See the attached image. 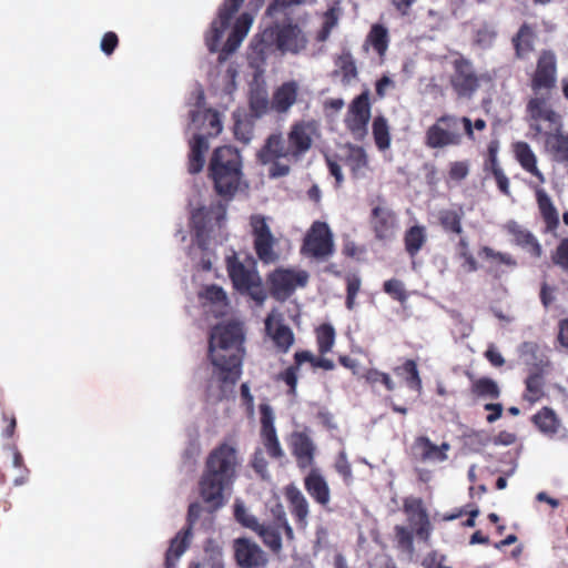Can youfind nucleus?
<instances>
[{"mask_svg": "<svg viewBox=\"0 0 568 568\" xmlns=\"http://www.w3.org/2000/svg\"><path fill=\"white\" fill-rule=\"evenodd\" d=\"M209 174L219 195H234L242 175L239 151L229 145L215 149L210 160Z\"/></svg>", "mask_w": 568, "mask_h": 568, "instance_id": "20e7f679", "label": "nucleus"}, {"mask_svg": "<svg viewBox=\"0 0 568 568\" xmlns=\"http://www.w3.org/2000/svg\"><path fill=\"white\" fill-rule=\"evenodd\" d=\"M335 328L331 324H322L316 329V342L321 355L332 351L335 344Z\"/></svg>", "mask_w": 568, "mask_h": 568, "instance_id": "c03bdc74", "label": "nucleus"}, {"mask_svg": "<svg viewBox=\"0 0 568 568\" xmlns=\"http://www.w3.org/2000/svg\"><path fill=\"white\" fill-rule=\"evenodd\" d=\"M304 483L305 489L316 503L322 506H326L329 503L331 491L328 484L316 469L310 471Z\"/></svg>", "mask_w": 568, "mask_h": 568, "instance_id": "5701e85b", "label": "nucleus"}, {"mask_svg": "<svg viewBox=\"0 0 568 568\" xmlns=\"http://www.w3.org/2000/svg\"><path fill=\"white\" fill-rule=\"evenodd\" d=\"M545 144L555 161L568 162V135L548 134Z\"/></svg>", "mask_w": 568, "mask_h": 568, "instance_id": "72a5a7b5", "label": "nucleus"}, {"mask_svg": "<svg viewBox=\"0 0 568 568\" xmlns=\"http://www.w3.org/2000/svg\"><path fill=\"white\" fill-rule=\"evenodd\" d=\"M202 296L214 304L226 305L227 296L224 290L217 285H209L205 287Z\"/></svg>", "mask_w": 568, "mask_h": 568, "instance_id": "13d9d810", "label": "nucleus"}, {"mask_svg": "<svg viewBox=\"0 0 568 568\" xmlns=\"http://www.w3.org/2000/svg\"><path fill=\"white\" fill-rule=\"evenodd\" d=\"M496 30L494 27L485 24L476 32V43L481 48H489L496 39Z\"/></svg>", "mask_w": 568, "mask_h": 568, "instance_id": "4d7b16f0", "label": "nucleus"}, {"mask_svg": "<svg viewBox=\"0 0 568 568\" xmlns=\"http://www.w3.org/2000/svg\"><path fill=\"white\" fill-rule=\"evenodd\" d=\"M493 174L495 176L496 183L498 185V189L505 194L510 195L509 191V180L505 175L501 168L496 163L495 160H493Z\"/></svg>", "mask_w": 568, "mask_h": 568, "instance_id": "338daca9", "label": "nucleus"}, {"mask_svg": "<svg viewBox=\"0 0 568 568\" xmlns=\"http://www.w3.org/2000/svg\"><path fill=\"white\" fill-rule=\"evenodd\" d=\"M335 469L339 475L343 476V478L346 483L352 481V479H353L352 467L347 459V455H346L345 450L339 452L336 463H335Z\"/></svg>", "mask_w": 568, "mask_h": 568, "instance_id": "052dcab7", "label": "nucleus"}, {"mask_svg": "<svg viewBox=\"0 0 568 568\" xmlns=\"http://www.w3.org/2000/svg\"><path fill=\"white\" fill-rule=\"evenodd\" d=\"M233 550L235 562L240 568H263L268 561L262 548L245 537L234 539Z\"/></svg>", "mask_w": 568, "mask_h": 568, "instance_id": "ddd939ff", "label": "nucleus"}, {"mask_svg": "<svg viewBox=\"0 0 568 568\" xmlns=\"http://www.w3.org/2000/svg\"><path fill=\"white\" fill-rule=\"evenodd\" d=\"M209 149L207 140L204 135L197 134L191 143V151L189 154V172L196 174L202 171L204 166V154Z\"/></svg>", "mask_w": 568, "mask_h": 568, "instance_id": "c85d7f7f", "label": "nucleus"}, {"mask_svg": "<svg viewBox=\"0 0 568 568\" xmlns=\"http://www.w3.org/2000/svg\"><path fill=\"white\" fill-rule=\"evenodd\" d=\"M515 155L521 168L537 178L540 183H545L546 179L537 166V158L531 148L526 142H517L515 144Z\"/></svg>", "mask_w": 568, "mask_h": 568, "instance_id": "393cba45", "label": "nucleus"}, {"mask_svg": "<svg viewBox=\"0 0 568 568\" xmlns=\"http://www.w3.org/2000/svg\"><path fill=\"white\" fill-rule=\"evenodd\" d=\"M456 254L459 258L464 260L463 267L466 272L471 273L477 271L478 264L469 251V244L466 237H460L457 244Z\"/></svg>", "mask_w": 568, "mask_h": 568, "instance_id": "3c124183", "label": "nucleus"}, {"mask_svg": "<svg viewBox=\"0 0 568 568\" xmlns=\"http://www.w3.org/2000/svg\"><path fill=\"white\" fill-rule=\"evenodd\" d=\"M395 546L406 560H412L415 554L412 529L404 526H395Z\"/></svg>", "mask_w": 568, "mask_h": 568, "instance_id": "f704fd0d", "label": "nucleus"}, {"mask_svg": "<svg viewBox=\"0 0 568 568\" xmlns=\"http://www.w3.org/2000/svg\"><path fill=\"white\" fill-rule=\"evenodd\" d=\"M557 82V57L551 50H542L537 60V67L531 79L535 94L550 91Z\"/></svg>", "mask_w": 568, "mask_h": 568, "instance_id": "9b49d317", "label": "nucleus"}, {"mask_svg": "<svg viewBox=\"0 0 568 568\" xmlns=\"http://www.w3.org/2000/svg\"><path fill=\"white\" fill-rule=\"evenodd\" d=\"M207 508L209 505L206 506V508H203L199 503L190 504L186 516V527L184 529H190V531L192 532L193 526L200 519L202 513L206 510L209 514H211Z\"/></svg>", "mask_w": 568, "mask_h": 568, "instance_id": "680f3d73", "label": "nucleus"}, {"mask_svg": "<svg viewBox=\"0 0 568 568\" xmlns=\"http://www.w3.org/2000/svg\"><path fill=\"white\" fill-rule=\"evenodd\" d=\"M538 346L532 342H525L520 345L519 353L520 357L526 364H535L537 358Z\"/></svg>", "mask_w": 568, "mask_h": 568, "instance_id": "774afa93", "label": "nucleus"}, {"mask_svg": "<svg viewBox=\"0 0 568 568\" xmlns=\"http://www.w3.org/2000/svg\"><path fill=\"white\" fill-rule=\"evenodd\" d=\"M267 285L270 294L277 301H284V268L278 267L268 275Z\"/></svg>", "mask_w": 568, "mask_h": 568, "instance_id": "8fccbe9b", "label": "nucleus"}, {"mask_svg": "<svg viewBox=\"0 0 568 568\" xmlns=\"http://www.w3.org/2000/svg\"><path fill=\"white\" fill-rule=\"evenodd\" d=\"M342 16L339 1H334L322 16V27L316 34L318 42H325L334 28L338 26Z\"/></svg>", "mask_w": 568, "mask_h": 568, "instance_id": "c756f323", "label": "nucleus"}, {"mask_svg": "<svg viewBox=\"0 0 568 568\" xmlns=\"http://www.w3.org/2000/svg\"><path fill=\"white\" fill-rule=\"evenodd\" d=\"M536 199L544 219L548 223L558 224V212L547 192L540 187L536 189Z\"/></svg>", "mask_w": 568, "mask_h": 568, "instance_id": "a18cd8bd", "label": "nucleus"}, {"mask_svg": "<svg viewBox=\"0 0 568 568\" xmlns=\"http://www.w3.org/2000/svg\"><path fill=\"white\" fill-rule=\"evenodd\" d=\"M243 2L244 0H224L219 8L216 18L211 22L210 28L204 34L207 50L211 53L220 51L219 62L225 61L230 54L239 49L251 29L253 17L247 12L241 13L236 18L231 33L220 50L221 40Z\"/></svg>", "mask_w": 568, "mask_h": 568, "instance_id": "7ed1b4c3", "label": "nucleus"}, {"mask_svg": "<svg viewBox=\"0 0 568 568\" xmlns=\"http://www.w3.org/2000/svg\"><path fill=\"white\" fill-rule=\"evenodd\" d=\"M464 134L474 141L471 120L467 116L453 114L442 115L425 133V145L429 149L458 146Z\"/></svg>", "mask_w": 568, "mask_h": 568, "instance_id": "39448f33", "label": "nucleus"}, {"mask_svg": "<svg viewBox=\"0 0 568 568\" xmlns=\"http://www.w3.org/2000/svg\"><path fill=\"white\" fill-rule=\"evenodd\" d=\"M552 262L568 273V237L560 241L552 254Z\"/></svg>", "mask_w": 568, "mask_h": 568, "instance_id": "bf43d9fd", "label": "nucleus"}, {"mask_svg": "<svg viewBox=\"0 0 568 568\" xmlns=\"http://www.w3.org/2000/svg\"><path fill=\"white\" fill-rule=\"evenodd\" d=\"M527 114L529 125L536 133H541L546 129H552L558 124L559 116L551 109L548 98L542 92L528 101Z\"/></svg>", "mask_w": 568, "mask_h": 568, "instance_id": "9d476101", "label": "nucleus"}, {"mask_svg": "<svg viewBox=\"0 0 568 568\" xmlns=\"http://www.w3.org/2000/svg\"><path fill=\"white\" fill-rule=\"evenodd\" d=\"M365 379L367 383L375 385L377 383L383 384L387 390H394L395 389V383L390 378V376L386 373H383L376 368L368 369L365 375Z\"/></svg>", "mask_w": 568, "mask_h": 568, "instance_id": "6e6d98bb", "label": "nucleus"}, {"mask_svg": "<svg viewBox=\"0 0 568 568\" xmlns=\"http://www.w3.org/2000/svg\"><path fill=\"white\" fill-rule=\"evenodd\" d=\"M190 116L192 122L202 118L203 124L206 125L205 133L207 136H216L222 131V122L217 111L207 109L202 114L200 111H192Z\"/></svg>", "mask_w": 568, "mask_h": 568, "instance_id": "4c0bfd02", "label": "nucleus"}, {"mask_svg": "<svg viewBox=\"0 0 568 568\" xmlns=\"http://www.w3.org/2000/svg\"><path fill=\"white\" fill-rule=\"evenodd\" d=\"M532 422L536 427L548 437H554L560 428V420L556 413L549 407H544L537 412L532 416Z\"/></svg>", "mask_w": 568, "mask_h": 568, "instance_id": "cd10ccee", "label": "nucleus"}, {"mask_svg": "<svg viewBox=\"0 0 568 568\" xmlns=\"http://www.w3.org/2000/svg\"><path fill=\"white\" fill-rule=\"evenodd\" d=\"M295 365L286 368V386L290 387V393L295 394L297 385V371L304 363H310L314 368H323L325 371H332L335 368V364L332 359L325 357H315L308 351H302L295 353Z\"/></svg>", "mask_w": 568, "mask_h": 568, "instance_id": "f3484780", "label": "nucleus"}, {"mask_svg": "<svg viewBox=\"0 0 568 568\" xmlns=\"http://www.w3.org/2000/svg\"><path fill=\"white\" fill-rule=\"evenodd\" d=\"M307 42L302 27L286 21V52L300 53L306 48Z\"/></svg>", "mask_w": 568, "mask_h": 568, "instance_id": "c9c22d12", "label": "nucleus"}, {"mask_svg": "<svg viewBox=\"0 0 568 568\" xmlns=\"http://www.w3.org/2000/svg\"><path fill=\"white\" fill-rule=\"evenodd\" d=\"M372 226L376 239L390 241L395 237L398 221L392 209L386 205H377L372 211Z\"/></svg>", "mask_w": 568, "mask_h": 568, "instance_id": "2eb2a0df", "label": "nucleus"}, {"mask_svg": "<svg viewBox=\"0 0 568 568\" xmlns=\"http://www.w3.org/2000/svg\"><path fill=\"white\" fill-rule=\"evenodd\" d=\"M192 536L193 534L190 531V529H182L171 540L170 547L165 555L166 568L170 567L172 560L179 559L189 548Z\"/></svg>", "mask_w": 568, "mask_h": 568, "instance_id": "473e14b6", "label": "nucleus"}, {"mask_svg": "<svg viewBox=\"0 0 568 568\" xmlns=\"http://www.w3.org/2000/svg\"><path fill=\"white\" fill-rule=\"evenodd\" d=\"M479 256L489 263V268L496 275L503 273V265L514 268L517 266L516 260L508 253L497 252L489 246H484L479 251Z\"/></svg>", "mask_w": 568, "mask_h": 568, "instance_id": "bb28decb", "label": "nucleus"}, {"mask_svg": "<svg viewBox=\"0 0 568 568\" xmlns=\"http://www.w3.org/2000/svg\"><path fill=\"white\" fill-rule=\"evenodd\" d=\"M473 393L486 399H497L500 396L498 384L489 378L481 377L473 383Z\"/></svg>", "mask_w": 568, "mask_h": 568, "instance_id": "37998d69", "label": "nucleus"}, {"mask_svg": "<svg viewBox=\"0 0 568 568\" xmlns=\"http://www.w3.org/2000/svg\"><path fill=\"white\" fill-rule=\"evenodd\" d=\"M234 135L236 140L243 142L244 144L248 143L253 138V122L247 116V114H241L240 112H234Z\"/></svg>", "mask_w": 568, "mask_h": 568, "instance_id": "a19ab883", "label": "nucleus"}, {"mask_svg": "<svg viewBox=\"0 0 568 568\" xmlns=\"http://www.w3.org/2000/svg\"><path fill=\"white\" fill-rule=\"evenodd\" d=\"M427 241V231L423 225L409 227L404 235L405 250L414 258Z\"/></svg>", "mask_w": 568, "mask_h": 568, "instance_id": "7c9ffc66", "label": "nucleus"}, {"mask_svg": "<svg viewBox=\"0 0 568 568\" xmlns=\"http://www.w3.org/2000/svg\"><path fill=\"white\" fill-rule=\"evenodd\" d=\"M250 226L253 236V246L257 257L264 264L274 263L278 258L274 250L277 240L272 234L266 219L260 214H254L250 217Z\"/></svg>", "mask_w": 568, "mask_h": 568, "instance_id": "6e6552de", "label": "nucleus"}, {"mask_svg": "<svg viewBox=\"0 0 568 568\" xmlns=\"http://www.w3.org/2000/svg\"><path fill=\"white\" fill-rule=\"evenodd\" d=\"M286 498L291 504V513L300 528L307 526L310 514L308 501L300 489L294 486L286 487Z\"/></svg>", "mask_w": 568, "mask_h": 568, "instance_id": "b1692460", "label": "nucleus"}, {"mask_svg": "<svg viewBox=\"0 0 568 568\" xmlns=\"http://www.w3.org/2000/svg\"><path fill=\"white\" fill-rule=\"evenodd\" d=\"M284 143L281 134L271 135L257 153V160L262 165L268 168V175L277 178L284 174Z\"/></svg>", "mask_w": 568, "mask_h": 568, "instance_id": "4468645a", "label": "nucleus"}, {"mask_svg": "<svg viewBox=\"0 0 568 568\" xmlns=\"http://www.w3.org/2000/svg\"><path fill=\"white\" fill-rule=\"evenodd\" d=\"M450 83L459 99L473 98L479 88V77L469 60L464 58L455 60Z\"/></svg>", "mask_w": 568, "mask_h": 568, "instance_id": "1a4fd4ad", "label": "nucleus"}, {"mask_svg": "<svg viewBox=\"0 0 568 568\" xmlns=\"http://www.w3.org/2000/svg\"><path fill=\"white\" fill-rule=\"evenodd\" d=\"M244 332L235 322L217 324L210 334L209 358L213 365V376L221 387V398L232 390L242 374Z\"/></svg>", "mask_w": 568, "mask_h": 568, "instance_id": "f257e3e1", "label": "nucleus"}, {"mask_svg": "<svg viewBox=\"0 0 568 568\" xmlns=\"http://www.w3.org/2000/svg\"><path fill=\"white\" fill-rule=\"evenodd\" d=\"M302 253L318 261L331 257L334 253V239L325 222L316 221L305 235Z\"/></svg>", "mask_w": 568, "mask_h": 568, "instance_id": "0eeeda50", "label": "nucleus"}, {"mask_svg": "<svg viewBox=\"0 0 568 568\" xmlns=\"http://www.w3.org/2000/svg\"><path fill=\"white\" fill-rule=\"evenodd\" d=\"M234 517L244 527L252 530L258 528L257 519L250 515L243 503L236 500L234 504Z\"/></svg>", "mask_w": 568, "mask_h": 568, "instance_id": "603ef678", "label": "nucleus"}, {"mask_svg": "<svg viewBox=\"0 0 568 568\" xmlns=\"http://www.w3.org/2000/svg\"><path fill=\"white\" fill-rule=\"evenodd\" d=\"M413 449L422 462L438 464L448 459L447 452L450 449V445L447 442L436 445L428 437L419 436L415 439Z\"/></svg>", "mask_w": 568, "mask_h": 568, "instance_id": "6ab92c4d", "label": "nucleus"}, {"mask_svg": "<svg viewBox=\"0 0 568 568\" xmlns=\"http://www.w3.org/2000/svg\"><path fill=\"white\" fill-rule=\"evenodd\" d=\"M254 264L255 262H253L252 267H246L239 261L235 254L226 258L227 273L234 287L240 292L250 294L254 301L262 304L267 294L262 285L260 275L254 268Z\"/></svg>", "mask_w": 568, "mask_h": 568, "instance_id": "423d86ee", "label": "nucleus"}, {"mask_svg": "<svg viewBox=\"0 0 568 568\" xmlns=\"http://www.w3.org/2000/svg\"><path fill=\"white\" fill-rule=\"evenodd\" d=\"M439 221L442 226L447 232L460 234L462 227V214L453 210H444L439 213Z\"/></svg>", "mask_w": 568, "mask_h": 568, "instance_id": "de8ad7c7", "label": "nucleus"}, {"mask_svg": "<svg viewBox=\"0 0 568 568\" xmlns=\"http://www.w3.org/2000/svg\"><path fill=\"white\" fill-rule=\"evenodd\" d=\"M388 42L387 29L381 24H374L367 36L364 48L367 50L368 45H372L378 55L383 57L388 49Z\"/></svg>", "mask_w": 568, "mask_h": 568, "instance_id": "e433bc0d", "label": "nucleus"}, {"mask_svg": "<svg viewBox=\"0 0 568 568\" xmlns=\"http://www.w3.org/2000/svg\"><path fill=\"white\" fill-rule=\"evenodd\" d=\"M119 44V38L115 32L108 31L103 34L101 40V50L104 54L111 55Z\"/></svg>", "mask_w": 568, "mask_h": 568, "instance_id": "69168bd1", "label": "nucleus"}, {"mask_svg": "<svg viewBox=\"0 0 568 568\" xmlns=\"http://www.w3.org/2000/svg\"><path fill=\"white\" fill-rule=\"evenodd\" d=\"M373 136L376 146L385 151L390 146V133L387 120L383 116H376L373 121Z\"/></svg>", "mask_w": 568, "mask_h": 568, "instance_id": "58836bf2", "label": "nucleus"}, {"mask_svg": "<svg viewBox=\"0 0 568 568\" xmlns=\"http://www.w3.org/2000/svg\"><path fill=\"white\" fill-rule=\"evenodd\" d=\"M535 32L528 24H523L518 30L513 43L516 50V55L519 59H525L534 50Z\"/></svg>", "mask_w": 568, "mask_h": 568, "instance_id": "2f4dec72", "label": "nucleus"}, {"mask_svg": "<svg viewBox=\"0 0 568 568\" xmlns=\"http://www.w3.org/2000/svg\"><path fill=\"white\" fill-rule=\"evenodd\" d=\"M253 48L260 54H265L274 50L284 51V24L273 22L266 26L263 31L255 37Z\"/></svg>", "mask_w": 568, "mask_h": 568, "instance_id": "a211bd4d", "label": "nucleus"}, {"mask_svg": "<svg viewBox=\"0 0 568 568\" xmlns=\"http://www.w3.org/2000/svg\"><path fill=\"white\" fill-rule=\"evenodd\" d=\"M291 447L301 468H307L313 464L315 445L308 434L294 432L291 436Z\"/></svg>", "mask_w": 568, "mask_h": 568, "instance_id": "412c9836", "label": "nucleus"}, {"mask_svg": "<svg viewBox=\"0 0 568 568\" xmlns=\"http://www.w3.org/2000/svg\"><path fill=\"white\" fill-rule=\"evenodd\" d=\"M506 227L508 232L514 236L517 245L524 247L537 257L541 255V246L530 232L514 221L508 222Z\"/></svg>", "mask_w": 568, "mask_h": 568, "instance_id": "a878e982", "label": "nucleus"}, {"mask_svg": "<svg viewBox=\"0 0 568 568\" xmlns=\"http://www.w3.org/2000/svg\"><path fill=\"white\" fill-rule=\"evenodd\" d=\"M261 412V436L266 452L271 457L281 456V447L273 426V412L267 404L260 406Z\"/></svg>", "mask_w": 568, "mask_h": 568, "instance_id": "aec40b11", "label": "nucleus"}, {"mask_svg": "<svg viewBox=\"0 0 568 568\" xmlns=\"http://www.w3.org/2000/svg\"><path fill=\"white\" fill-rule=\"evenodd\" d=\"M395 373L397 375L406 374L407 386L418 393L422 390V379L415 361H405L403 366L395 368Z\"/></svg>", "mask_w": 568, "mask_h": 568, "instance_id": "49530a36", "label": "nucleus"}, {"mask_svg": "<svg viewBox=\"0 0 568 568\" xmlns=\"http://www.w3.org/2000/svg\"><path fill=\"white\" fill-rule=\"evenodd\" d=\"M404 510L408 515L410 524L416 521V519H419L420 514H426L418 499H406L404 503Z\"/></svg>", "mask_w": 568, "mask_h": 568, "instance_id": "0e129e2a", "label": "nucleus"}, {"mask_svg": "<svg viewBox=\"0 0 568 568\" xmlns=\"http://www.w3.org/2000/svg\"><path fill=\"white\" fill-rule=\"evenodd\" d=\"M310 281V273L300 267H286V297L297 288H303Z\"/></svg>", "mask_w": 568, "mask_h": 568, "instance_id": "79ce46f5", "label": "nucleus"}, {"mask_svg": "<svg viewBox=\"0 0 568 568\" xmlns=\"http://www.w3.org/2000/svg\"><path fill=\"white\" fill-rule=\"evenodd\" d=\"M384 292L400 303L406 302L408 298L404 283L396 278L388 280L384 283Z\"/></svg>", "mask_w": 568, "mask_h": 568, "instance_id": "5fc2aeb1", "label": "nucleus"}, {"mask_svg": "<svg viewBox=\"0 0 568 568\" xmlns=\"http://www.w3.org/2000/svg\"><path fill=\"white\" fill-rule=\"evenodd\" d=\"M371 119V104L367 93L358 95L349 105L345 123L356 140H363L367 134Z\"/></svg>", "mask_w": 568, "mask_h": 568, "instance_id": "f8f14e48", "label": "nucleus"}, {"mask_svg": "<svg viewBox=\"0 0 568 568\" xmlns=\"http://www.w3.org/2000/svg\"><path fill=\"white\" fill-rule=\"evenodd\" d=\"M265 332L277 346H284V322L282 314L273 311L265 320Z\"/></svg>", "mask_w": 568, "mask_h": 568, "instance_id": "ea45409f", "label": "nucleus"}, {"mask_svg": "<svg viewBox=\"0 0 568 568\" xmlns=\"http://www.w3.org/2000/svg\"><path fill=\"white\" fill-rule=\"evenodd\" d=\"M263 540V542L270 547L273 551H280L281 549V536L278 531L271 526H264L258 523V528L254 529Z\"/></svg>", "mask_w": 568, "mask_h": 568, "instance_id": "09e8293b", "label": "nucleus"}, {"mask_svg": "<svg viewBox=\"0 0 568 568\" xmlns=\"http://www.w3.org/2000/svg\"><path fill=\"white\" fill-rule=\"evenodd\" d=\"M342 161L347 165L354 176L363 178L368 168V156L366 151L358 145L347 144L342 149Z\"/></svg>", "mask_w": 568, "mask_h": 568, "instance_id": "4be33fe9", "label": "nucleus"}, {"mask_svg": "<svg viewBox=\"0 0 568 568\" xmlns=\"http://www.w3.org/2000/svg\"><path fill=\"white\" fill-rule=\"evenodd\" d=\"M544 379L538 373L531 374L526 381L527 395L526 398L530 402L537 400L542 394Z\"/></svg>", "mask_w": 568, "mask_h": 568, "instance_id": "864d4df0", "label": "nucleus"}, {"mask_svg": "<svg viewBox=\"0 0 568 568\" xmlns=\"http://www.w3.org/2000/svg\"><path fill=\"white\" fill-rule=\"evenodd\" d=\"M317 128L314 121H301L292 126L288 134L291 154L295 158L306 153L313 143Z\"/></svg>", "mask_w": 568, "mask_h": 568, "instance_id": "dca6fc26", "label": "nucleus"}, {"mask_svg": "<svg viewBox=\"0 0 568 568\" xmlns=\"http://www.w3.org/2000/svg\"><path fill=\"white\" fill-rule=\"evenodd\" d=\"M236 466V450L229 444L223 443L209 454L199 481V491L211 514L224 506L223 494L233 485Z\"/></svg>", "mask_w": 568, "mask_h": 568, "instance_id": "f03ea898", "label": "nucleus"}, {"mask_svg": "<svg viewBox=\"0 0 568 568\" xmlns=\"http://www.w3.org/2000/svg\"><path fill=\"white\" fill-rule=\"evenodd\" d=\"M268 106V100L266 97L256 93L253 94L250 99V108L255 118L261 116L266 112Z\"/></svg>", "mask_w": 568, "mask_h": 568, "instance_id": "e2e57ef3", "label": "nucleus"}]
</instances>
